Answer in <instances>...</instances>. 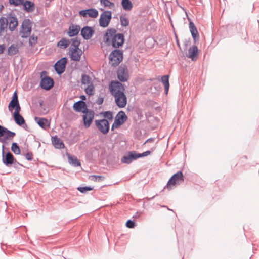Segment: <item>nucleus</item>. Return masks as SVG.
I'll list each match as a JSON object with an SVG mask.
<instances>
[{
  "label": "nucleus",
  "mask_w": 259,
  "mask_h": 259,
  "mask_svg": "<svg viewBox=\"0 0 259 259\" xmlns=\"http://www.w3.org/2000/svg\"><path fill=\"white\" fill-rule=\"evenodd\" d=\"M67 156L68 157L69 164H71L74 167H77L81 165L80 162L79 161L76 156H72L68 153H67Z\"/></svg>",
  "instance_id": "25"
},
{
  "label": "nucleus",
  "mask_w": 259,
  "mask_h": 259,
  "mask_svg": "<svg viewBox=\"0 0 259 259\" xmlns=\"http://www.w3.org/2000/svg\"><path fill=\"white\" fill-rule=\"evenodd\" d=\"M48 72L44 70L40 74V82L39 86L40 88L46 91H49L51 89L54 85L53 79L48 76Z\"/></svg>",
  "instance_id": "4"
},
{
  "label": "nucleus",
  "mask_w": 259,
  "mask_h": 259,
  "mask_svg": "<svg viewBox=\"0 0 259 259\" xmlns=\"http://www.w3.org/2000/svg\"><path fill=\"white\" fill-rule=\"evenodd\" d=\"M73 108L76 112H81L83 114L85 113L89 110L86 103L82 100L75 102L73 104Z\"/></svg>",
  "instance_id": "16"
},
{
  "label": "nucleus",
  "mask_w": 259,
  "mask_h": 259,
  "mask_svg": "<svg viewBox=\"0 0 259 259\" xmlns=\"http://www.w3.org/2000/svg\"><path fill=\"white\" fill-rule=\"evenodd\" d=\"M112 18V12L110 11H105L102 13L99 18V25L102 27H106L108 26Z\"/></svg>",
  "instance_id": "10"
},
{
  "label": "nucleus",
  "mask_w": 259,
  "mask_h": 259,
  "mask_svg": "<svg viewBox=\"0 0 259 259\" xmlns=\"http://www.w3.org/2000/svg\"><path fill=\"white\" fill-rule=\"evenodd\" d=\"M152 141H153V138H150L148 139L146 141V142H145V144L146 143H147V142H152Z\"/></svg>",
  "instance_id": "55"
},
{
  "label": "nucleus",
  "mask_w": 259,
  "mask_h": 259,
  "mask_svg": "<svg viewBox=\"0 0 259 259\" xmlns=\"http://www.w3.org/2000/svg\"><path fill=\"white\" fill-rule=\"evenodd\" d=\"M25 0H17V6H22L23 5Z\"/></svg>",
  "instance_id": "49"
},
{
  "label": "nucleus",
  "mask_w": 259,
  "mask_h": 259,
  "mask_svg": "<svg viewBox=\"0 0 259 259\" xmlns=\"http://www.w3.org/2000/svg\"><path fill=\"white\" fill-rule=\"evenodd\" d=\"M198 55V49L196 46L194 45L188 49V55L187 57L194 61L196 60Z\"/></svg>",
  "instance_id": "22"
},
{
  "label": "nucleus",
  "mask_w": 259,
  "mask_h": 259,
  "mask_svg": "<svg viewBox=\"0 0 259 259\" xmlns=\"http://www.w3.org/2000/svg\"><path fill=\"white\" fill-rule=\"evenodd\" d=\"M95 113L94 111L88 110V111L83 113L82 116L83 122L84 126L85 128H88L91 125L93 120L94 118Z\"/></svg>",
  "instance_id": "14"
},
{
  "label": "nucleus",
  "mask_w": 259,
  "mask_h": 259,
  "mask_svg": "<svg viewBox=\"0 0 259 259\" xmlns=\"http://www.w3.org/2000/svg\"><path fill=\"white\" fill-rule=\"evenodd\" d=\"M169 77L168 75H165L162 76L161 78V81L164 86V92L166 94H167L169 88Z\"/></svg>",
  "instance_id": "26"
},
{
  "label": "nucleus",
  "mask_w": 259,
  "mask_h": 259,
  "mask_svg": "<svg viewBox=\"0 0 259 259\" xmlns=\"http://www.w3.org/2000/svg\"><path fill=\"white\" fill-rule=\"evenodd\" d=\"M104 101V98L101 97H99L98 98V99L96 101V103L99 105H100L103 104Z\"/></svg>",
  "instance_id": "45"
},
{
  "label": "nucleus",
  "mask_w": 259,
  "mask_h": 259,
  "mask_svg": "<svg viewBox=\"0 0 259 259\" xmlns=\"http://www.w3.org/2000/svg\"><path fill=\"white\" fill-rule=\"evenodd\" d=\"M91 177H93L95 178V181L97 182H100L103 180V177L101 176H96V175H93L91 176Z\"/></svg>",
  "instance_id": "46"
},
{
  "label": "nucleus",
  "mask_w": 259,
  "mask_h": 259,
  "mask_svg": "<svg viewBox=\"0 0 259 259\" xmlns=\"http://www.w3.org/2000/svg\"><path fill=\"white\" fill-rule=\"evenodd\" d=\"M121 5L125 11H130L133 7V4L130 0H122Z\"/></svg>",
  "instance_id": "29"
},
{
  "label": "nucleus",
  "mask_w": 259,
  "mask_h": 259,
  "mask_svg": "<svg viewBox=\"0 0 259 259\" xmlns=\"http://www.w3.org/2000/svg\"><path fill=\"white\" fill-rule=\"evenodd\" d=\"M81 81L82 84H83L89 85V84L92 83L91 77L89 75H88L85 74H82Z\"/></svg>",
  "instance_id": "30"
},
{
  "label": "nucleus",
  "mask_w": 259,
  "mask_h": 259,
  "mask_svg": "<svg viewBox=\"0 0 259 259\" xmlns=\"http://www.w3.org/2000/svg\"><path fill=\"white\" fill-rule=\"evenodd\" d=\"M244 157L246 159L247 158V157L246 156H244Z\"/></svg>",
  "instance_id": "59"
},
{
  "label": "nucleus",
  "mask_w": 259,
  "mask_h": 259,
  "mask_svg": "<svg viewBox=\"0 0 259 259\" xmlns=\"http://www.w3.org/2000/svg\"><path fill=\"white\" fill-rule=\"evenodd\" d=\"M16 54V46L14 44L11 45L8 49V55L12 56Z\"/></svg>",
  "instance_id": "33"
},
{
  "label": "nucleus",
  "mask_w": 259,
  "mask_h": 259,
  "mask_svg": "<svg viewBox=\"0 0 259 259\" xmlns=\"http://www.w3.org/2000/svg\"><path fill=\"white\" fill-rule=\"evenodd\" d=\"M94 90V87L93 83L88 85V87L85 88L84 91L85 93L89 95H92L93 94V91Z\"/></svg>",
  "instance_id": "36"
},
{
  "label": "nucleus",
  "mask_w": 259,
  "mask_h": 259,
  "mask_svg": "<svg viewBox=\"0 0 259 259\" xmlns=\"http://www.w3.org/2000/svg\"><path fill=\"white\" fill-rule=\"evenodd\" d=\"M16 135V133L9 131L8 128L0 125V142L2 145V160L7 166L12 165L14 158L13 154L9 151V149L5 147L4 144H8V141L11 140Z\"/></svg>",
  "instance_id": "1"
},
{
  "label": "nucleus",
  "mask_w": 259,
  "mask_h": 259,
  "mask_svg": "<svg viewBox=\"0 0 259 259\" xmlns=\"http://www.w3.org/2000/svg\"><path fill=\"white\" fill-rule=\"evenodd\" d=\"M175 39H176V43H177V45L178 46V47L180 48H181V47H180V42L178 40V36L176 34H175Z\"/></svg>",
  "instance_id": "52"
},
{
  "label": "nucleus",
  "mask_w": 259,
  "mask_h": 259,
  "mask_svg": "<svg viewBox=\"0 0 259 259\" xmlns=\"http://www.w3.org/2000/svg\"><path fill=\"white\" fill-rule=\"evenodd\" d=\"M52 142L54 147L57 149H62L65 146L63 142L56 135L52 137Z\"/></svg>",
  "instance_id": "24"
},
{
  "label": "nucleus",
  "mask_w": 259,
  "mask_h": 259,
  "mask_svg": "<svg viewBox=\"0 0 259 259\" xmlns=\"http://www.w3.org/2000/svg\"><path fill=\"white\" fill-rule=\"evenodd\" d=\"M21 110L20 106L19 104L18 100L17 99V115H20L19 112Z\"/></svg>",
  "instance_id": "51"
},
{
  "label": "nucleus",
  "mask_w": 259,
  "mask_h": 259,
  "mask_svg": "<svg viewBox=\"0 0 259 259\" xmlns=\"http://www.w3.org/2000/svg\"><path fill=\"white\" fill-rule=\"evenodd\" d=\"M81 100L83 101L86 100V96L85 95H81L80 96Z\"/></svg>",
  "instance_id": "54"
},
{
  "label": "nucleus",
  "mask_w": 259,
  "mask_h": 259,
  "mask_svg": "<svg viewBox=\"0 0 259 259\" xmlns=\"http://www.w3.org/2000/svg\"><path fill=\"white\" fill-rule=\"evenodd\" d=\"M188 19L189 20V24L190 31H191L192 30H194V29H196V27L194 23L192 21H190L189 19Z\"/></svg>",
  "instance_id": "43"
},
{
  "label": "nucleus",
  "mask_w": 259,
  "mask_h": 259,
  "mask_svg": "<svg viewBox=\"0 0 259 259\" xmlns=\"http://www.w3.org/2000/svg\"><path fill=\"white\" fill-rule=\"evenodd\" d=\"M95 33L94 28L89 26H84L80 30V35L85 40H89Z\"/></svg>",
  "instance_id": "15"
},
{
  "label": "nucleus",
  "mask_w": 259,
  "mask_h": 259,
  "mask_svg": "<svg viewBox=\"0 0 259 259\" xmlns=\"http://www.w3.org/2000/svg\"><path fill=\"white\" fill-rule=\"evenodd\" d=\"M9 3L11 5H14L16 6V0H9Z\"/></svg>",
  "instance_id": "53"
},
{
  "label": "nucleus",
  "mask_w": 259,
  "mask_h": 259,
  "mask_svg": "<svg viewBox=\"0 0 259 259\" xmlns=\"http://www.w3.org/2000/svg\"><path fill=\"white\" fill-rule=\"evenodd\" d=\"M100 3L105 7H108L109 9H113L114 7V4L109 0H100Z\"/></svg>",
  "instance_id": "32"
},
{
  "label": "nucleus",
  "mask_w": 259,
  "mask_h": 259,
  "mask_svg": "<svg viewBox=\"0 0 259 259\" xmlns=\"http://www.w3.org/2000/svg\"><path fill=\"white\" fill-rule=\"evenodd\" d=\"M9 24V28L11 31L16 28V17H8L7 18L2 17L0 19V33L7 28Z\"/></svg>",
  "instance_id": "5"
},
{
  "label": "nucleus",
  "mask_w": 259,
  "mask_h": 259,
  "mask_svg": "<svg viewBox=\"0 0 259 259\" xmlns=\"http://www.w3.org/2000/svg\"><path fill=\"white\" fill-rule=\"evenodd\" d=\"M70 41L68 39L62 38L57 42V46L61 49H66L68 47Z\"/></svg>",
  "instance_id": "28"
},
{
  "label": "nucleus",
  "mask_w": 259,
  "mask_h": 259,
  "mask_svg": "<svg viewBox=\"0 0 259 259\" xmlns=\"http://www.w3.org/2000/svg\"><path fill=\"white\" fill-rule=\"evenodd\" d=\"M8 109L11 112H12L13 110L15 109L13 114V118L16 123V90L14 92L12 99L9 104Z\"/></svg>",
  "instance_id": "18"
},
{
  "label": "nucleus",
  "mask_w": 259,
  "mask_h": 259,
  "mask_svg": "<svg viewBox=\"0 0 259 259\" xmlns=\"http://www.w3.org/2000/svg\"><path fill=\"white\" fill-rule=\"evenodd\" d=\"M79 14L83 17L89 16L91 18H95L98 16V11L94 8H90L80 11Z\"/></svg>",
  "instance_id": "17"
},
{
  "label": "nucleus",
  "mask_w": 259,
  "mask_h": 259,
  "mask_svg": "<svg viewBox=\"0 0 259 259\" xmlns=\"http://www.w3.org/2000/svg\"><path fill=\"white\" fill-rule=\"evenodd\" d=\"M21 153V150L19 147V146L17 145V155H19Z\"/></svg>",
  "instance_id": "56"
},
{
  "label": "nucleus",
  "mask_w": 259,
  "mask_h": 259,
  "mask_svg": "<svg viewBox=\"0 0 259 259\" xmlns=\"http://www.w3.org/2000/svg\"><path fill=\"white\" fill-rule=\"evenodd\" d=\"M5 49L4 45H0V54L3 53Z\"/></svg>",
  "instance_id": "50"
},
{
  "label": "nucleus",
  "mask_w": 259,
  "mask_h": 259,
  "mask_svg": "<svg viewBox=\"0 0 259 259\" xmlns=\"http://www.w3.org/2000/svg\"><path fill=\"white\" fill-rule=\"evenodd\" d=\"M192 38L195 43L199 39V34L197 28L190 31Z\"/></svg>",
  "instance_id": "38"
},
{
  "label": "nucleus",
  "mask_w": 259,
  "mask_h": 259,
  "mask_svg": "<svg viewBox=\"0 0 259 259\" xmlns=\"http://www.w3.org/2000/svg\"><path fill=\"white\" fill-rule=\"evenodd\" d=\"M128 153L130 155L132 161L136 160L137 158H140V153H137L135 151H130Z\"/></svg>",
  "instance_id": "40"
},
{
  "label": "nucleus",
  "mask_w": 259,
  "mask_h": 259,
  "mask_svg": "<svg viewBox=\"0 0 259 259\" xmlns=\"http://www.w3.org/2000/svg\"><path fill=\"white\" fill-rule=\"evenodd\" d=\"M32 30V23L29 19H25L22 22L19 35L22 38H28Z\"/></svg>",
  "instance_id": "7"
},
{
  "label": "nucleus",
  "mask_w": 259,
  "mask_h": 259,
  "mask_svg": "<svg viewBox=\"0 0 259 259\" xmlns=\"http://www.w3.org/2000/svg\"><path fill=\"white\" fill-rule=\"evenodd\" d=\"M22 6L23 7V9L27 13H32L35 8L34 3L29 0H25Z\"/></svg>",
  "instance_id": "21"
},
{
  "label": "nucleus",
  "mask_w": 259,
  "mask_h": 259,
  "mask_svg": "<svg viewBox=\"0 0 259 259\" xmlns=\"http://www.w3.org/2000/svg\"><path fill=\"white\" fill-rule=\"evenodd\" d=\"M71 41H72V43L71 44V48L72 47H73V49H80L79 48V46L80 44V40L78 38L76 37L74 38H72L71 39Z\"/></svg>",
  "instance_id": "31"
},
{
  "label": "nucleus",
  "mask_w": 259,
  "mask_h": 259,
  "mask_svg": "<svg viewBox=\"0 0 259 259\" xmlns=\"http://www.w3.org/2000/svg\"><path fill=\"white\" fill-rule=\"evenodd\" d=\"M128 117L123 111H120L118 112L115 117V120L111 126V131L115 128H118L126 121Z\"/></svg>",
  "instance_id": "8"
},
{
  "label": "nucleus",
  "mask_w": 259,
  "mask_h": 259,
  "mask_svg": "<svg viewBox=\"0 0 259 259\" xmlns=\"http://www.w3.org/2000/svg\"><path fill=\"white\" fill-rule=\"evenodd\" d=\"M117 75L120 81L125 82L128 80V75L125 66L121 65L119 67L117 71Z\"/></svg>",
  "instance_id": "13"
},
{
  "label": "nucleus",
  "mask_w": 259,
  "mask_h": 259,
  "mask_svg": "<svg viewBox=\"0 0 259 259\" xmlns=\"http://www.w3.org/2000/svg\"><path fill=\"white\" fill-rule=\"evenodd\" d=\"M121 161L123 163L129 164L131 163L133 161L131 159L130 155L128 154L127 155H124L122 157Z\"/></svg>",
  "instance_id": "37"
},
{
  "label": "nucleus",
  "mask_w": 259,
  "mask_h": 259,
  "mask_svg": "<svg viewBox=\"0 0 259 259\" xmlns=\"http://www.w3.org/2000/svg\"><path fill=\"white\" fill-rule=\"evenodd\" d=\"M33 154L31 152H28L25 154V158L27 160L30 161L32 159Z\"/></svg>",
  "instance_id": "44"
},
{
  "label": "nucleus",
  "mask_w": 259,
  "mask_h": 259,
  "mask_svg": "<svg viewBox=\"0 0 259 259\" xmlns=\"http://www.w3.org/2000/svg\"><path fill=\"white\" fill-rule=\"evenodd\" d=\"M150 153H151V151L148 150V151L143 152L142 153H140V158L145 157V156H147L148 155H149L150 154Z\"/></svg>",
  "instance_id": "47"
},
{
  "label": "nucleus",
  "mask_w": 259,
  "mask_h": 259,
  "mask_svg": "<svg viewBox=\"0 0 259 259\" xmlns=\"http://www.w3.org/2000/svg\"><path fill=\"white\" fill-rule=\"evenodd\" d=\"M69 51L71 52L70 58L72 60L79 61L80 60L81 56L82 54V51L81 49H72V48L70 47Z\"/></svg>",
  "instance_id": "19"
},
{
  "label": "nucleus",
  "mask_w": 259,
  "mask_h": 259,
  "mask_svg": "<svg viewBox=\"0 0 259 259\" xmlns=\"http://www.w3.org/2000/svg\"><path fill=\"white\" fill-rule=\"evenodd\" d=\"M109 89L110 94L114 97L115 103L119 108H122L127 104V98L124 93V85L118 80H112Z\"/></svg>",
  "instance_id": "2"
},
{
  "label": "nucleus",
  "mask_w": 259,
  "mask_h": 259,
  "mask_svg": "<svg viewBox=\"0 0 259 259\" xmlns=\"http://www.w3.org/2000/svg\"><path fill=\"white\" fill-rule=\"evenodd\" d=\"M17 125L22 127L26 131H28V127L25 122V120L22 116L20 115H17Z\"/></svg>",
  "instance_id": "27"
},
{
  "label": "nucleus",
  "mask_w": 259,
  "mask_h": 259,
  "mask_svg": "<svg viewBox=\"0 0 259 259\" xmlns=\"http://www.w3.org/2000/svg\"><path fill=\"white\" fill-rule=\"evenodd\" d=\"M16 142H13L12 143V146H11V149L12 151L15 153L16 154Z\"/></svg>",
  "instance_id": "48"
},
{
  "label": "nucleus",
  "mask_w": 259,
  "mask_h": 259,
  "mask_svg": "<svg viewBox=\"0 0 259 259\" xmlns=\"http://www.w3.org/2000/svg\"><path fill=\"white\" fill-rule=\"evenodd\" d=\"M184 178L183 172L181 171H179L171 177L166 187L169 189L171 186H175L176 184H180L181 182H183Z\"/></svg>",
  "instance_id": "9"
},
{
  "label": "nucleus",
  "mask_w": 259,
  "mask_h": 259,
  "mask_svg": "<svg viewBox=\"0 0 259 259\" xmlns=\"http://www.w3.org/2000/svg\"><path fill=\"white\" fill-rule=\"evenodd\" d=\"M102 114L103 115L104 118H107L110 120H112L113 119V113L112 112L110 111L103 112L102 113Z\"/></svg>",
  "instance_id": "39"
},
{
  "label": "nucleus",
  "mask_w": 259,
  "mask_h": 259,
  "mask_svg": "<svg viewBox=\"0 0 259 259\" xmlns=\"http://www.w3.org/2000/svg\"><path fill=\"white\" fill-rule=\"evenodd\" d=\"M154 196L151 197V198H150L149 199L151 200V199H153L154 198Z\"/></svg>",
  "instance_id": "58"
},
{
  "label": "nucleus",
  "mask_w": 259,
  "mask_h": 259,
  "mask_svg": "<svg viewBox=\"0 0 259 259\" xmlns=\"http://www.w3.org/2000/svg\"><path fill=\"white\" fill-rule=\"evenodd\" d=\"M93 188L90 186L78 187L77 190L81 193H85L88 191H91Z\"/></svg>",
  "instance_id": "34"
},
{
  "label": "nucleus",
  "mask_w": 259,
  "mask_h": 259,
  "mask_svg": "<svg viewBox=\"0 0 259 259\" xmlns=\"http://www.w3.org/2000/svg\"><path fill=\"white\" fill-rule=\"evenodd\" d=\"M81 30L80 27L78 25L71 24L69 26L67 35L69 37H73L77 35Z\"/></svg>",
  "instance_id": "20"
},
{
  "label": "nucleus",
  "mask_w": 259,
  "mask_h": 259,
  "mask_svg": "<svg viewBox=\"0 0 259 259\" xmlns=\"http://www.w3.org/2000/svg\"><path fill=\"white\" fill-rule=\"evenodd\" d=\"M120 21L121 23V25L122 26L126 27L129 24V20L128 19L125 17L124 16L121 15L120 17Z\"/></svg>",
  "instance_id": "35"
},
{
  "label": "nucleus",
  "mask_w": 259,
  "mask_h": 259,
  "mask_svg": "<svg viewBox=\"0 0 259 259\" xmlns=\"http://www.w3.org/2000/svg\"><path fill=\"white\" fill-rule=\"evenodd\" d=\"M95 125L98 130L103 134H106L109 132L110 124L106 119L96 120Z\"/></svg>",
  "instance_id": "11"
},
{
  "label": "nucleus",
  "mask_w": 259,
  "mask_h": 259,
  "mask_svg": "<svg viewBox=\"0 0 259 259\" xmlns=\"http://www.w3.org/2000/svg\"><path fill=\"white\" fill-rule=\"evenodd\" d=\"M29 44L30 46H33L37 42V37L35 36L34 35L29 36Z\"/></svg>",
  "instance_id": "41"
},
{
  "label": "nucleus",
  "mask_w": 259,
  "mask_h": 259,
  "mask_svg": "<svg viewBox=\"0 0 259 259\" xmlns=\"http://www.w3.org/2000/svg\"><path fill=\"white\" fill-rule=\"evenodd\" d=\"M67 63L66 57L61 58L56 62L54 67L55 71L58 75H61L65 71Z\"/></svg>",
  "instance_id": "12"
},
{
  "label": "nucleus",
  "mask_w": 259,
  "mask_h": 259,
  "mask_svg": "<svg viewBox=\"0 0 259 259\" xmlns=\"http://www.w3.org/2000/svg\"><path fill=\"white\" fill-rule=\"evenodd\" d=\"M17 25L18 24V21H17Z\"/></svg>",
  "instance_id": "61"
},
{
  "label": "nucleus",
  "mask_w": 259,
  "mask_h": 259,
  "mask_svg": "<svg viewBox=\"0 0 259 259\" xmlns=\"http://www.w3.org/2000/svg\"><path fill=\"white\" fill-rule=\"evenodd\" d=\"M109 59L112 66H117L123 59L122 51L117 49L113 50L109 54Z\"/></svg>",
  "instance_id": "6"
},
{
  "label": "nucleus",
  "mask_w": 259,
  "mask_h": 259,
  "mask_svg": "<svg viewBox=\"0 0 259 259\" xmlns=\"http://www.w3.org/2000/svg\"><path fill=\"white\" fill-rule=\"evenodd\" d=\"M126 226L128 228H133L135 226L134 221L128 220L126 223Z\"/></svg>",
  "instance_id": "42"
},
{
  "label": "nucleus",
  "mask_w": 259,
  "mask_h": 259,
  "mask_svg": "<svg viewBox=\"0 0 259 259\" xmlns=\"http://www.w3.org/2000/svg\"><path fill=\"white\" fill-rule=\"evenodd\" d=\"M114 28L108 29L104 35V40L107 44L111 41L112 46L117 49L123 46L125 39L122 33L117 34Z\"/></svg>",
  "instance_id": "3"
},
{
  "label": "nucleus",
  "mask_w": 259,
  "mask_h": 259,
  "mask_svg": "<svg viewBox=\"0 0 259 259\" xmlns=\"http://www.w3.org/2000/svg\"><path fill=\"white\" fill-rule=\"evenodd\" d=\"M35 121L40 127L44 130H46L50 127V122L46 118L35 117Z\"/></svg>",
  "instance_id": "23"
},
{
  "label": "nucleus",
  "mask_w": 259,
  "mask_h": 259,
  "mask_svg": "<svg viewBox=\"0 0 259 259\" xmlns=\"http://www.w3.org/2000/svg\"><path fill=\"white\" fill-rule=\"evenodd\" d=\"M154 85H155V86L154 87V88H155V89H156V90H159V89H160V87H159V85H156V84L155 83H154Z\"/></svg>",
  "instance_id": "57"
},
{
  "label": "nucleus",
  "mask_w": 259,
  "mask_h": 259,
  "mask_svg": "<svg viewBox=\"0 0 259 259\" xmlns=\"http://www.w3.org/2000/svg\"><path fill=\"white\" fill-rule=\"evenodd\" d=\"M168 210H171V209H170L169 208H167ZM171 211H172V210H171Z\"/></svg>",
  "instance_id": "60"
}]
</instances>
